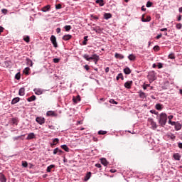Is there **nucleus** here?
Instances as JSON below:
<instances>
[{
    "mask_svg": "<svg viewBox=\"0 0 182 182\" xmlns=\"http://www.w3.org/2000/svg\"><path fill=\"white\" fill-rule=\"evenodd\" d=\"M167 123V114L161 113L159 115V124L161 127H164Z\"/></svg>",
    "mask_w": 182,
    "mask_h": 182,
    "instance_id": "1",
    "label": "nucleus"
},
{
    "mask_svg": "<svg viewBox=\"0 0 182 182\" xmlns=\"http://www.w3.org/2000/svg\"><path fill=\"white\" fill-rule=\"evenodd\" d=\"M97 56V54H94L91 57H89V55L87 54H85L83 55V58L84 59H86L89 62V60H94Z\"/></svg>",
    "mask_w": 182,
    "mask_h": 182,
    "instance_id": "2",
    "label": "nucleus"
},
{
    "mask_svg": "<svg viewBox=\"0 0 182 182\" xmlns=\"http://www.w3.org/2000/svg\"><path fill=\"white\" fill-rule=\"evenodd\" d=\"M148 122L151 123V126L153 130H156V129H157V124L156 122H154V120H153V119H149Z\"/></svg>",
    "mask_w": 182,
    "mask_h": 182,
    "instance_id": "3",
    "label": "nucleus"
},
{
    "mask_svg": "<svg viewBox=\"0 0 182 182\" xmlns=\"http://www.w3.org/2000/svg\"><path fill=\"white\" fill-rule=\"evenodd\" d=\"M36 122H37V123H38V124H45V118L41 117H38L36 119Z\"/></svg>",
    "mask_w": 182,
    "mask_h": 182,
    "instance_id": "4",
    "label": "nucleus"
},
{
    "mask_svg": "<svg viewBox=\"0 0 182 182\" xmlns=\"http://www.w3.org/2000/svg\"><path fill=\"white\" fill-rule=\"evenodd\" d=\"M50 41L53 43L54 48H58V42H56V37L55 36H51Z\"/></svg>",
    "mask_w": 182,
    "mask_h": 182,
    "instance_id": "5",
    "label": "nucleus"
},
{
    "mask_svg": "<svg viewBox=\"0 0 182 182\" xmlns=\"http://www.w3.org/2000/svg\"><path fill=\"white\" fill-rule=\"evenodd\" d=\"M148 79L149 80V82L151 83L152 82H154V80L156 79V75H154V73H151L148 75Z\"/></svg>",
    "mask_w": 182,
    "mask_h": 182,
    "instance_id": "6",
    "label": "nucleus"
},
{
    "mask_svg": "<svg viewBox=\"0 0 182 182\" xmlns=\"http://www.w3.org/2000/svg\"><path fill=\"white\" fill-rule=\"evenodd\" d=\"M34 92L36 95H37L38 96L42 95V93H43V90L41 89V88H35L33 90Z\"/></svg>",
    "mask_w": 182,
    "mask_h": 182,
    "instance_id": "7",
    "label": "nucleus"
},
{
    "mask_svg": "<svg viewBox=\"0 0 182 182\" xmlns=\"http://www.w3.org/2000/svg\"><path fill=\"white\" fill-rule=\"evenodd\" d=\"M132 85H133V81H127L124 83V86L126 89H132Z\"/></svg>",
    "mask_w": 182,
    "mask_h": 182,
    "instance_id": "8",
    "label": "nucleus"
},
{
    "mask_svg": "<svg viewBox=\"0 0 182 182\" xmlns=\"http://www.w3.org/2000/svg\"><path fill=\"white\" fill-rule=\"evenodd\" d=\"M70 39H72V35H70V34L65 35L63 37V41H70Z\"/></svg>",
    "mask_w": 182,
    "mask_h": 182,
    "instance_id": "9",
    "label": "nucleus"
},
{
    "mask_svg": "<svg viewBox=\"0 0 182 182\" xmlns=\"http://www.w3.org/2000/svg\"><path fill=\"white\" fill-rule=\"evenodd\" d=\"M32 139H35V133L33 132L28 134L26 138L27 140H32Z\"/></svg>",
    "mask_w": 182,
    "mask_h": 182,
    "instance_id": "10",
    "label": "nucleus"
},
{
    "mask_svg": "<svg viewBox=\"0 0 182 182\" xmlns=\"http://www.w3.org/2000/svg\"><path fill=\"white\" fill-rule=\"evenodd\" d=\"M58 143H59V139L55 138V139L53 140V143L50 144V146H51V147H53V146H56V145L58 144Z\"/></svg>",
    "mask_w": 182,
    "mask_h": 182,
    "instance_id": "11",
    "label": "nucleus"
},
{
    "mask_svg": "<svg viewBox=\"0 0 182 182\" xmlns=\"http://www.w3.org/2000/svg\"><path fill=\"white\" fill-rule=\"evenodd\" d=\"M114 57L116 59H124V55L117 53H115Z\"/></svg>",
    "mask_w": 182,
    "mask_h": 182,
    "instance_id": "12",
    "label": "nucleus"
},
{
    "mask_svg": "<svg viewBox=\"0 0 182 182\" xmlns=\"http://www.w3.org/2000/svg\"><path fill=\"white\" fill-rule=\"evenodd\" d=\"M18 95L19 96H25V88L23 87L20 88L18 91Z\"/></svg>",
    "mask_w": 182,
    "mask_h": 182,
    "instance_id": "13",
    "label": "nucleus"
},
{
    "mask_svg": "<svg viewBox=\"0 0 182 182\" xmlns=\"http://www.w3.org/2000/svg\"><path fill=\"white\" fill-rule=\"evenodd\" d=\"M58 153H59L58 154H62V153H63V151L59 149V148H55L53 150V154H58Z\"/></svg>",
    "mask_w": 182,
    "mask_h": 182,
    "instance_id": "14",
    "label": "nucleus"
},
{
    "mask_svg": "<svg viewBox=\"0 0 182 182\" xmlns=\"http://www.w3.org/2000/svg\"><path fill=\"white\" fill-rule=\"evenodd\" d=\"M19 100H21V98L19 97H15L11 101V105H16V103H18V102H19Z\"/></svg>",
    "mask_w": 182,
    "mask_h": 182,
    "instance_id": "15",
    "label": "nucleus"
},
{
    "mask_svg": "<svg viewBox=\"0 0 182 182\" xmlns=\"http://www.w3.org/2000/svg\"><path fill=\"white\" fill-rule=\"evenodd\" d=\"M124 73H125V75H130L132 73V70L129 68L127 67L124 69Z\"/></svg>",
    "mask_w": 182,
    "mask_h": 182,
    "instance_id": "16",
    "label": "nucleus"
},
{
    "mask_svg": "<svg viewBox=\"0 0 182 182\" xmlns=\"http://www.w3.org/2000/svg\"><path fill=\"white\" fill-rule=\"evenodd\" d=\"M0 181L1 182H6V178L5 177V175L0 173Z\"/></svg>",
    "mask_w": 182,
    "mask_h": 182,
    "instance_id": "17",
    "label": "nucleus"
},
{
    "mask_svg": "<svg viewBox=\"0 0 182 182\" xmlns=\"http://www.w3.org/2000/svg\"><path fill=\"white\" fill-rule=\"evenodd\" d=\"M173 159L175 160L180 161V159H181V156H180V154H178V153L174 154H173Z\"/></svg>",
    "mask_w": 182,
    "mask_h": 182,
    "instance_id": "18",
    "label": "nucleus"
},
{
    "mask_svg": "<svg viewBox=\"0 0 182 182\" xmlns=\"http://www.w3.org/2000/svg\"><path fill=\"white\" fill-rule=\"evenodd\" d=\"M52 168H55V165L52 164L48 166L46 169L47 173H50L52 171Z\"/></svg>",
    "mask_w": 182,
    "mask_h": 182,
    "instance_id": "19",
    "label": "nucleus"
},
{
    "mask_svg": "<svg viewBox=\"0 0 182 182\" xmlns=\"http://www.w3.org/2000/svg\"><path fill=\"white\" fill-rule=\"evenodd\" d=\"M73 101L74 103H77V102H80V95H77L76 97L73 98Z\"/></svg>",
    "mask_w": 182,
    "mask_h": 182,
    "instance_id": "20",
    "label": "nucleus"
},
{
    "mask_svg": "<svg viewBox=\"0 0 182 182\" xmlns=\"http://www.w3.org/2000/svg\"><path fill=\"white\" fill-rule=\"evenodd\" d=\"M181 124H180V123L176 122V124H175V130L178 131V130H181Z\"/></svg>",
    "mask_w": 182,
    "mask_h": 182,
    "instance_id": "21",
    "label": "nucleus"
},
{
    "mask_svg": "<svg viewBox=\"0 0 182 182\" xmlns=\"http://www.w3.org/2000/svg\"><path fill=\"white\" fill-rule=\"evenodd\" d=\"M50 9V5H47L45 6L43 9H42V11L43 12H48V11H49Z\"/></svg>",
    "mask_w": 182,
    "mask_h": 182,
    "instance_id": "22",
    "label": "nucleus"
},
{
    "mask_svg": "<svg viewBox=\"0 0 182 182\" xmlns=\"http://www.w3.org/2000/svg\"><path fill=\"white\" fill-rule=\"evenodd\" d=\"M47 116H52L53 117H56V113L53 111H48L47 112Z\"/></svg>",
    "mask_w": 182,
    "mask_h": 182,
    "instance_id": "23",
    "label": "nucleus"
},
{
    "mask_svg": "<svg viewBox=\"0 0 182 182\" xmlns=\"http://www.w3.org/2000/svg\"><path fill=\"white\" fill-rule=\"evenodd\" d=\"M101 163L103 166H107L109 164V162H107V160L105 158L101 159Z\"/></svg>",
    "mask_w": 182,
    "mask_h": 182,
    "instance_id": "24",
    "label": "nucleus"
},
{
    "mask_svg": "<svg viewBox=\"0 0 182 182\" xmlns=\"http://www.w3.org/2000/svg\"><path fill=\"white\" fill-rule=\"evenodd\" d=\"M105 19H110L112 18V14L110 13H105L104 14Z\"/></svg>",
    "mask_w": 182,
    "mask_h": 182,
    "instance_id": "25",
    "label": "nucleus"
},
{
    "mask_svg": "<svg viewBox=\"0 0 182 182\" xmlns=\"http://www.w3.org/2000/svg\"><path fill=\"white\" fill-rule=\"evenodd\" d=\"M91 176H92V172H88L85 177V181H87V180L90 178Z\"/></svg>",
    "mask_w": 182,
    "mask_h": 182,
    "instance_id": "26",
    "label": "nucleus"
},
{
    "mask_svg": "<svg viewBox=\"0 0 182 182\" xmlns=\"http://www.w3.org/2000/svg\"><path fill=\"white\" fill-rule=\"evenodd\" d=\"M27 100L28 102H34V100H36V96L32 95L31 97H28Z\"/></svg>",
    "mask_w": 182,
    "mask_h": 182,
    "instance_id": "27",
    "label": "nucleus"
},
{
    "mask_svg": "<svg viewBox=\"0 0 182 182\" xmlns=\"http://www.w3.org/2000/svg\"><path fill=\"white\" fill-rule=\"evenodd\" d=\"M156 110H162L163 109V105L156 104L155 106Z\"/></svg>",
    "mask_w": 182,
    "mask_h": 182,
    "instance_id": "28",
    "label": "nucleus"
},
{
    "mask_svg": "<svg viewBox=\"0 0 182 182\" xmlns=\"http://www.w3.org/2000/svg\"><path fill=\"white\" fill-rule=\"evenodd\" d=\"M128 59L129 60H136V55H134V54H131L128 56Z\"/></svg>",
    "mask_w": 182,
    "mask_h": 182,
    "instance_id": "29",
    "label": "nucleus"
},
{
    "mask_svg": "<svg viewBox=\"0 0 182 182\" xmlns=\"http://www.w3.org/2000/svg\"><path fill=\"white\" fill-rule=\"evenodd\" d=\"M96 4H99L100 6H103L105 5L103 0H96Z\"/></svg>",
    "mask_w": 182,
    "mask_h": 182,
    "instance_id": "30",
    "label": "nucleus"
},
{
    "mask_svg": "<svg viewBox=\"0 0 182 182\" xmlns=\"http://www.w3.org/2000/svg\"><path fill=\"white\" fill-rule=\"evenodd\" d=\"M116 79L117 80H119V79H122V80H124V77H123V74L122 73L118 74Z\"/></svg>",
    "mask_w": 182,
    "mask_h": 182,
    "instance_id": "31",
    "label": "nucleus"
},
{
    "mask_svg": "<svg viewBox=\"0 0 182 182\" xmlns=\"http://www.w3.org/2000/svg\"><path fill=\"white\" fill-rule=\"evenodd\" d=\"M60 147L63 150H65V151L69 152V147H68L67 145H61Z\"/></svg>",
    "mask_w": 182,
    "mask_h": 182,
    "instance_id": "32",
    "label": "nucleus"
},
{
    "mask_svg": "<svg viewBox=\"0 0 182 182\" xmlns=\"http://www.w3.org/2000/svg\"><path fill=\"white\" fill-rule=\"evenodd\" d=\"M23 41L27 43H29V42H31V38L28 36H25L23 37Z\"/></svg>",
    "mask_w": 182,
    "mask_h": 182,
    "instance_id": "33",
    "label": "nucleus"
},
{
    "mask_svg": "<svg viewBox=\"0 0 182 182\" xmlns=\"http://www.w3.org/2000/svg\"><path fill=\"white\" fill-rule=\"evenodd\" d=\"M31 70V68H26L24 70H23V73H25V75H29V71Z\"/></svg>",
    "mask_w": 182,
    "mask_h": 182,
    "instance_id": "34",
    "label": "nucleus"
},
{
    "mask_svg": "<svg viewBox=\"0 0 182 182\" xmlns=\"http://www.w3.org/2000/svg\"><path fill=\"white\" fill-rule=\"evenodd\" d=\"M11 123L13 124H16V126H18V119H16V118H13L11 119Z\"/></svg>",
    "mask_w": 182,
    "mask_h": 182,
    "instance_id": "35",
    "label": "nucleus"
},
{
    "mask_svg": "<svg viewBox=\"0 0 182 182\" xmlns=\"http://www.w3.org/2000/svg\"><path fill=\"white\" fill-rule=\"evenodd\" d=\"M64 28L65 29V32H69V31H70V29H72V26H65L64 27Z\"/></svg>",
    "mask_w": 182,
    "mask_h": 182,
    "instance_id": "36",
    "label": "nucleus"
},
{
    "mask_svg": "<svg viewBox=\"0 0 182 182\" xmlns=\"http://www.w3.org/2000/svg\"><path fill=\"white\" fill-rule=\"evenodd\" d=\"M168 59H176V55L174 53H171L168 55Z\"/></svg>",
    "mask_w": 182,
    "mask_h": 182,
    "instance_id": "37",
    "label": "nucleus"
},
{
    "mask_svg": "<svg viewBox=\"0 0 182 182\" xmlns=\"http://www.w3.org/2000/svg\"><path fill=\"white\" fill-rule=\"evenodd\" d=\"M100 58H99V55H97L96 58H95V59L93 60V62L95 63V65H97V62H99V60H100Z\"/></svg>",
    "mask_w": 182,
    "mask_h": 182,
    "instance_id": "38",
    "label": "nucleus"
},
{
    "mask_svg": "<svg viewBox=\"0 0 182 182\" xmlns=\"http://www.w3.org/2000/svg\"><path fill=\"white\" fill-rule=\"evenodd\" d=\"M87 38H88V36H85L84 37V41L82 42L83 45H87Z\"/></svg>",
    "mask_w": 182,
    "mask_h": 182,
    "instance_id": "39",
    "label": "nucleus"
},
{
    "mask_svg": "<svg viewBox=\"0 0 182 182\" xmlns=\"http://www.w3.org/2000/svg\"><path fill=\"white\" fill-rule=\"evenodd\" d=\"M15 79H16L17 80H19V79H21V73H18L17 74H16Z\"/></svg>",
    "mask_w": 182,
    "mask_h": 182,
    "instance_id": "40",
    "label": "nucleus"
},
{
    "mask_svg": "<svg viewBox=\"0 0 182 182\" xmlns=\"http://www.w3.org/2000/svg\"><path fill=\"white\" fill-rule=\"evenodd\" d=\"M139 96H140V97H142V99H144V97H146V93L141 92L139 93Z\"/></svg>",
    "mask_w": 182,
    "mask_h": 182,
    "instance_id": "41",
    "label": "nucleus"
},
{
    "mask_svg": "<svg viewBox=\"0 0 182 182\" xmlns=\"http://www.w3.org/2000/svg\"><path fill=\"white\" fill-rule=\"evenodd\" d=\"M27 63L29 65V66H33V63L31 60V59H27Z\"/></svg>",
    "mask_w": 182,
    "mask_h": 182,
    "instance_id": "42",
    "label": "nucleus"
},
{
    "mask_svg": "<svg viewBox=\"0 0 182 182\" xmlns=\"http://www.w3.org/2000/svg\"><path fill=\"white\" fill-rule=\"evenodd\" d=\"M151 5H153V3H151V1H148L146 3V8H150V6H151Z\"/></svg>",
    "mask_w": 182,
    "mask_h": 182,
    "instance_id": "43",
    "label": "nucleus"
},
{
    "mask_svg": "<svg viewBox=\"0 0 182 182\" xmlns=\"http://www.w3.org/2000/svg\"><path fill=\"white\" fill-rule=\"evenodd\" d=\"M1 12L2 14H4V15H6L8 14V10L6 9H3Z\"/></svg>",
    "mask_w": 182,
    "mask_h": 182,
    "instance_id": "44",
    "label": "nucleus"
},
{
    "mask_svg": "<svg viewBox=\"0 0 182 182\" xmlns=\"http://www.w3.org/2000/svg\"><path fill=\"white\" fill-rule=\"evenodd\" d=\"M22 166L23 167H28V162L26 161H22Z\"/></svg>",
    "mask_w": 182,
    "mask_h": 182,
    "instance_id": "45",
    "label": "nucleus"
},
{
    "mask_svg": "<svg viewBox=\"0 0 182 182\" xmlns=\"http://www.w3.org/2000/svg\"><path fill=\"white\" fill-rule=\"evenodd\" d=\"M107 133V132H106V131H99L98 132V134L104 135V134H106Z\"/></svg>",
    "mask_w": 182,
    "mask_h": 182,
    "instance_id": "46",
    "label": "nucleus"
},
{
    "mask_svg": "<svg viewBox=\"0 0 182 182\" xmlns=\"http://www.w3.org/2000/svg\"><path fill=\"white\" fill-rule=\"evenodd\" d=\"M55 9H62V4H57L55 5Z\"/></svg>",
    "mask_w": 182,
    "mask_h": 182,
    "instance_id": "47",
    "label": "nucleus"
},
{
    "mask_svg": "<svg viewBox=\"0 0 182 182\" xmlns=\"http://www.w3.org/2000/svg\"><path fill=\"white\" fill-rule=\"evenodd\" d=\"M181 28H182V24L181 23H177L176 24V28L181 29Z\"/></svg>",
    "mask_w": 182,
    "mask_h": 182,
    "instance_id": "48",
    "label": "nucleus"
},
{
    "mask_svg": "<svg viewBox=\"0 0 182 182\" xmlns=\"http://www.w3.org/2000/svg\"><path fill=\"white\" fill-rule=\"evenodd\" d=\"M146 22H150V21H151V17H150V16H148L146 17V19H145Z\"/></svg>",
    "mask_w": 182,
    "mask_h": 182,
    "instance_id": "49",
    "label": "nucleus"
},
{
    "mask_svg": "<svg viewBox=\"0 0 182 182\" xmlns=\"http://www.w3.org/2000/svg\"><path fill=\"white\" fill-rule=\"evenodd\" d=\"M84 69L85 70H90V67H89L87 65H84Z\"/></svg>",
    "mask_w": 182,
    "mask_h": 182,
    "instance_id": "50",
    "label": "nucleus"
},
{
    "mask_svg": "<svg viewBox=\"0 0 182 182\" xmlns=\"http://www.w3.org/2000/svg\"><path fill=\"white\" fill-rule=\"evenodd\" d=\"M154 50H160V47L159 46H155L154 47Z\"/></svg>",
    "mask_w": 182,
    "mask_h": 182,
    "instance_id": "51",
    "label": "nucleus"
},
{
    "mask_svg": "<svg viewBox=\"0 0 182 182\" xmlns=\"http://www.w3.org/2000/svg\"><path fill=\"white\" fill-rule=\"evenodd\" d=\"M59 58H54L53 59V62H54V63H59Z\"/></svg>",
    "mask_w": 182,
    "mask_h": 182,
    "instance_id": "52",
    "label": "nucleus"
},
{
    "mask_svg": "<svg viewBox=\"0 0 182 182\" xmlns=\"http://www.w3.org/2000/svg\"><path fill=\"white\" fill-rule=\"evenodd\" d=\"M149 86H150V84H146V85H145L143 86V89H144V90H146V89H147V87H149Z\"/></svg>",
    "mask_w": 182,
    "mask_h": 182,
    "instance_id": "53",
    "label": "nucleus"
},
{
    "mask_svg": "<svg viewBox=\"0 0 182 182\" xmlns=\"http://www.w3.org/2000/svg\"><path fill=\"white\" fill-rule=\"evenodd\" d=\"M91 18H92V19H95V20L99 19V17H97L96 16H93V15H91Z\"/></svg>",
    "mask_w": 182,
    "mask_h": 182,
    "instance_id": "54",
    "label": "nucleus"
},
{
    "mask_svg": "<svg viewBox=\"0 0 182 182\" xmlns=\"http://www.w3.org/2000/svg\"><path fill=\"white\" fill-rule=\"evenodd\" d=\"M110 103H113L114 105H117V102L114 101V100H110Z\"/></svg>",
    "mask_w": 182,
    "mask_h": 182,
    "instance_id": "55",
    "label": "nucleus"
},
{
    "mask_svg": "<svg viewBox=\"0 0 182 182\" xmlns=\"http://www.w3.org/2000/svg\"><path fill=\"white\" fill-rule=\"evenodd\" d=\"M95 167H97V168H100L102 167V165L100 164H95Z\"/></svg>",
    "mask_w": 182,
    "mask_h": 182,
    "instance_id": "56",
    "label": "nucleus"
},
{
    "mask_svg": "<svg viewBox=\"0 0 182 182\" xmlns=\"http://www.w3.org/2000/svg\"><path fill=\"white\" fill-rule=\"evenodd\" d=\"M109 70H110V68H109V67H107V68H105V73H109Z\"/></svg>",
    "mask_w": 182,
    "mask_h": 182,
    "instance_id": "57",
    "label": "nucleus"
},
{
    "mask_svg": "<svg viewBox=\"0 0 182 182\" xmlns=\"http://www.w3.org/2000/svg\"><path fill=\"white\" fill-rule=\"evenodd\" d=\"M162 36V34L160 33L159 35H158L156 37V39H160V38H161Z\"/></svg>",
    "mask_w": 182,
    "mask_h": 182,
    "instance_id": "58",
    "label": "nucleus"
},
{
    "mask_svg": "<svg viewBox=\"0 0 182 182\" xmlns=\"http://www.w3.org/2000/svg\"><path fill=\"white\" fill-rule=\"evenodd\" d=\"M178 147H179V149H182V143L181 142L178 144Z\"/></svg>",
    "mask_w": 182,
    "mask_h": 182,
    "instance_id": "59",
    "label": "nucleus"
},
{
    "mask_svg": "<svg viewBox=\"0 0 182 182\" xmlns=\"http://www.w3.org/2000/svg\"><path fill=\"white\" fill-rule=\"evenodd\" d=\"M141 21L142 22H146V19L144 18V14L142 15Z\"/></svg>",
    "mask_w": 182,
    "mask_h": 182,
    "instance_id": "60",
    "label": "nucleus"
},
{
    "mask_svg": "<svg viewBox=\"0 0 182 182\" xmlns=\"http://www.w3.org/2000/svg\"><path fill=\"white\" fill-rule=\"evenodd\" d=\"M174 117L173 115H170L168 117V120H171Z\"/></svg>",
    "mask_w": 182,
    "mask_h": 182,
    "instance_id": "61",
    "label": "nucleus"
},
{
    "mask_svg": "<svg viewBox=\"0 0 182 182\" xmlns=\"http://www.w3.org/2000/svg\"><path fill=\"white\" fill-rule=\"evenodd\" d=\"M56 32H57V33H60V28H58L56 29Z\"/></svg>",
    "mask_w": 182,
    "mask_h": 182,
    "instance_id": "62",
    "label": "nucleus"
},
{
    "mask_svg": "<svg viewBox=\"0 0 182 182\" xmlns=\"http://www.w3.org/2000/svg\"><path fill=\"white\" fill-rule=\"evenodd\" d=\"M165 31H167V28H161V32H165Z\"/></svg>",
    "mask_w": 182,
    "mask_h": 182,
    "instance_id": "63",
    "label": "nucleus"
},
{
    "mask_svg": "<svg viewBox=\"0 0 182 182\" xmlns=\"http://www.w3.org/2000/svg\"><path fill=\"white\" fill-rule=\"evenodd\" d=\"M176 123H177V122H172L171 124V126H176Z\"/></svg>",
    "mask_w": 182,
    "mask_h": 182,
    "instance_id": "64",
    "label": "nucleus"
}]
</instances>
